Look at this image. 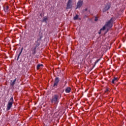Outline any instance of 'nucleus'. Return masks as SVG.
Returning a JSON list of instances; mask_svg holds the SVG:
<instances>
[{
  "label": "nucleus",
  "instance_id": "nucleus-1",
  "mask_svg": "<svg viewBox=\"0 0 126 126\" xmlns=\"http://www.w3.org/2000/svg\"><path fill=\"white\" fill-rule=\"evenodd\" d=\"M113 23H114V18H112L109 21L106 22L105 25L100 29V31L98 32L99 35L101 34L102 31H104V30H106V29H107L108 31L109 29L112 28V27H113Z\"/></svg>",
  "mask_w": 126,
  "mask_h": 126
},
{
  "label": "nucleus",
  "instance_id": "nucleus-2",
  "mask_svg": "<svg viewBox=\"0 0 126 126\" xmlns=\"http://www.w3.org/2000/svg\"><path fill=\"white\" fill-rule=\"evenodd\" d=\"M59 100L60 98H59V95L56 94L53 96L51 102L53 104H57L58 103H59Z\"/></svg>",
  "mask_w": 126,
  "mask_h": 126
},
{
  "label": "nucleus",
  "instance_id": "nucleus-3",
  "mask_svg": "<svg viewBox=\"0 0 126 126\" xmlns=\"http://www.w3.org/2000/svg\"><path fill=\"white\" fill-rule=\"evenodd\" d=\"M13 104V97H11L9 101L8 102L6 110L7 111H8L10 110L11 107H12V104Z\"/></svg>",
  "mask_w": 126,
  "mask_h": 126
},
{
  "label": "nucleus",
  "instance_id": "nucleus-4",
  "mask_svg": "<svg viewBox=\"0 0 126 126\" xmlns=\"http://www.w3.org/2000/svg\"><path fill=\"white\" fill-rule=\"evenodd\" d=\"M72 7V0H68L67 2V6L66 9H69Z\"/></svg>",
  "mask_w": 126,
  "mask_h": 126
},
{
  "label": "nucleus",
  "instance_id": "nucleus-5",
  "mask_svg": "<svg viewBox=\"0 0 126 126\" xmlns=\"http://www.w3.org/2000/svg\"><path fill=\"white\" fill-rule=\"evenodd\" d=\"M111 8V4L110 3H108L105 5V7L103 9V12H105L107 11V10H109L110 8Z\"/></svg>",
  "mask_w": 126,
  "mask_h": 126
},
{
  "label": "nucleus",
  "instance_id": "nucleus-6",
  "mask_svg": "<svg viewBox=\"0 0 126 126\" xmlns=\"http://www.w3.org/2000/svg\"><path fill=\"white\" fill-rule=\"evenodd\" d=\"M59 82H60V78L58 77L56 78L55 83L53 85V87H57L58 86V84H59Z\"/></svg>",
  "mask_w": 126,
  "mask_h": 126
},
{
  "label": "nucleus",
  "instance_id": "nucleus-7",
  "mask_svg": "<svg viewBox=\"0 0 126 126\" xmlns=\"http://www.w3.org/2000/svg\"><path fill=\"white\" fill-rule=\"evenodd\" d=\"M83 3V1L81 0L79 1L77 4V8H80V7L82 6Z\"/></svg>",
  "mask_w": 126,
  "mask_h": 126
},
{
  "label": "nucleus",
  "instance_id": "nucleus-8",
  "mask_svg": "<svg viewBox=\"0 0 126 126\" xmlns=\"http://www.w3.org/2000/svg\"><path fill=\"white\" fill-rule=\"evenodd\" d=\"M118 80H119V78L115 77L112 81V83L113 84L117 82Z\"/></svg>",
  "mask_w": 126,
  "mask_h": 126
},
{
  "label": "nucleus",
  "instance_id": "nucleus-9",
  "mask_svg": "<svg viewBox=\"0 0 126 126\" xmlns=\"http://www.w3.org/2000/svg\"><path fill=\"white\" fill-rule=\"evenodd\" d=\"M66 93H70V91H71V89L69 87L66 88L65 90Z\"/></svg>",
  "mask_w": 126,
  "mask_h": 126
},
{
  "label": "nucleus",
  "instance_id": "nucleus-10",
  "mask_svg": "<svg viewBox=\"0 0 126 126\" xmlns=\"http://www.w3.org/2000/svg\"><path fill=\"white\" fill-rule=\"evenodd\" d=\"M15 82H16V79H15L14 81H11L10 83L11 86H14V84H15Z\"/></svg>",
  "mask_w": 126,
  "mask_h": 126
},
{
  "label": "nucleus",
  "instance_id": "nucleus-11",
  "mask_svg": "<svg viewBox=\"0 0 126 126\" xmlns=\"http://www.w3.org/2000/svg\"><path fill=\"white\" fill-rule=\"evenodd\" d=\"M43 67V64H38L37 66V69H40V68H42Z\"/></svg>",
  "mask_w": 126,
  "mask_h": 126
},
{
  "label": "nucleus",
  "instance_id": "nucleus-12",
  "mask_svg": "<svg viewBox=\"0 0 126 126\" xmlns=\"http://www.w3.org/2000/svg\"><path fill=\"white\" fill-rule=\"evenodd\" d=\"M47 20H48V18H47V17H43L42 22H45V23H47Z\"/></svg>",
  "mask_w": 126,
  "mask_h": 126
},
{
  "label": "nucleus",
  "instance_id": "nucleus-13",
  "mask_svg": "<svg viewBox=\"0 0 126 126\" xmlns=\"http://www.w3.org/2000/svg\"><path fill=\"white\" fill-rule=\"evenodd\" d=\"M22 51H23V48L21 49V50L18 56V58L17 59V61H18V59H19V57H20V55H21V53H22Z\"/></svg>",
  "mask_w": 126,
  "mask_h": 126
},
{
  "label": "nucleus",
  "instance_id": "nucleus-14",
  "mask_svg": "<svg viewBox=\"0 0 126 126\" xmlns=\"http://www.w3.org/2000/svg\"><path fill=\"white\" fill-rule=\"evenodd\" d=\"M9 8V7H8V6H6V7L4 8V11L6 12H7L8 11V9Z\"/></svg>",
  "mask_w": 126,
  "mask_h": 126
},
{
  "label": "nucleus",
  "instance_id": "nucleus-15",
  "mask_svg": "<svg viewBox=\"0 0 126 126\" xmlns=\"http://www.w3.org/2000/svg\"><path fill=\"white\" fill-rule=\"evenodd\" d=\"M77 19H78V15H76L74 17V20H77Z\"/></svg>",
  "mask_w": 126,
  "mask_h": 126
},
{
  "label": "nucleus",
  "instance_id": "nucleus-16",
  "mask_svg": "<svg viewBox=\"0 0 126 126\" xmlns=\"http://www.w3.org/2000/svg\"><path fill=\"white\" fill-rule=\"evenodd\" d=\"M41 39H42V37L40 36L39 38H38L37 40V43H38V42H39V41H40V40H41Z\"/></svg>",
  "mask_w": 126,
  "mask_h": 126
},
{
  "label": "nucleus",
  "instance_id": "nucleus-17",
  "mask_svg": "<svg viewBox=\"0 0 126 126\" xmlns=\"http://www.w3.org/2000/svg\"><path fill=\"white\" fill-rule=\"evenodd\" d=\"M40 46V43H38L36 45V47H39Z\"/></svg>",
  "mask_w": 126,
  "mask_h": 126
},
{
  "label": "nucleus",
  "instance_id": "nucleus-18",
  "mask_svg": "<svg viewBox=\"0 0 126 126\" xmlns=\"http://www.w3.org/2000/svg\"><path fill=\"white\" fill-rule=\"evenodd\" d=\"M98 20V18H95L94 19V21H97Z\"/></svg>",
  "mask_w": 126,
  "mask_h": 126
},
{
  "label": "nucleus",
  "instance_id": "nucleus-19",
  "mask_svg": "<svg viewBox=\"0 0 126 126\" xmlns=\"http://www.w3.org/2000/svg\"><path fill=\"white\" fill-rule=\"evenodd\" d=\"M40 16H42V14H40Z\"/></svg>",
  "mask_w": 126,
  "mask_h": 126
},
{
  "label": "nucleus",
  "instance_id": "nucleus-20",
  "mask_svg": "<svg viewBox=\"0 0 126 126\" xmlns=\"http://www.w3.org/2000/svg\"><path fill=\"white\" fill-rule=\"evenodd\" d=\"M106 91H109V90H107Z\"/></svg>",
  "mask_w": 126,
  "mask_h": 126
}]
</instances>
